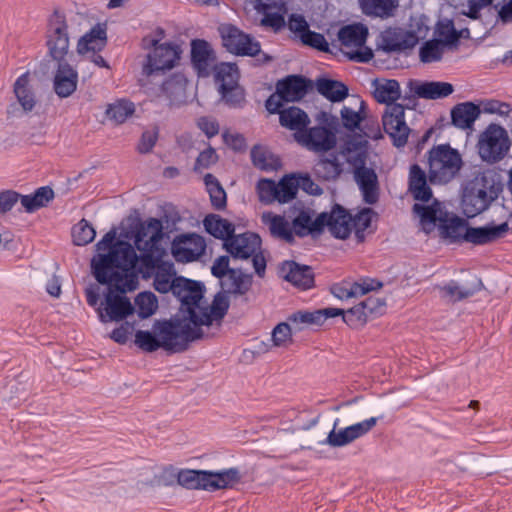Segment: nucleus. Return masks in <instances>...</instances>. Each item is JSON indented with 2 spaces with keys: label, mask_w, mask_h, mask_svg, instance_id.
<instances>
[{
  "label": "nucleus",
  "mask_w": 512,
  "mask_h": 512,
  "mask_svg": "<svg viewBox=\"0 0 512 512\" xmlns=\"http://www.w3.org/2000/svg\"><path fill=\"white\" fill-rule=\"evenodd\" d=\"M98 254L91 260L92 273L100 284L114 283L122 293L133 291L138 286L134 269L138 255L126 241L116 239V231L107 232L96 245Z\"/></svg>",
  "instance_id": "f257e3e1"
},
{
  "label": "nucleus",
  "mask_w": 512,
  "mask_h": 512,
  "mask_svg": "<svg viewBox=\"0 0 512 512\" xmlns=\"http://www.w3.org/2000/svg\"><path fill=\"white\" fill-rule=\"evenodd\" d=\"M197 329L188 326L178 315L168 320H157L153 324V332L137 330L135 344L145 352H154L159 348L171 352L187 350L190 342L198 339Z\"/></svg>",
  "instance_id": "f03ea898"
},
{
  "label": "nucleus",
  "mask_w": 512,
  "mask_h": 512,
  "mask_svg": "<svg viewBox=\"0 0 512 512\" xmlns=\"http://www.w3.org/2000/svg\"><path fill=\"white\" fill-rule=\"evenodd\" d=\"M374 97L379 103L386 104L382 116L383 129L392 140L394 146L400 148L407 143L410 128L405 121V107L395 103L401 97L400 84L395 79L378 83L374 91Z\"/></svg>",
  "instance_id": "7ed1b4c3"
},
{
  "label": "nucleus",
  "mask_w": 512,
  "mask_h": 512,
  "mask_svg": "<svg viewBox=\"0 0 512 512\" xmlns=\"http://www.w3.org/2000/svg\"><path fill=\"white\" fill-rule=\"evenodd\" d=\"M293 227L299 237L318 236L327 228L333 237L347 239L352 231V215L339 204H335L330 212L320 213L314 220L310 211L302 210L293 219Z\"/></svg>",
  "instance_id": "20e7f679"
},
{
  "label": "nucleus",
  "mask_w": 512,
  "mask_h": 512,
  "mask_svg": "<svg viewBox=\"0 0 512 512\" xmlns=\"http://www.w3.org/2000/svg\"><path fill=\"white\" fill-rule=\"evenodd\" d=\"M413 211L420 216L423 225L437 224L441 238L448 243L465 242V231L469 227L467 221L448 212L441 202L435 200L429 206L416 203Z\"/></svg>",
  "instance_id": "39448f33"
},
{
  "label": "nucleus",
  "mask_w": 512,
  "mask_h": 512,
  "mask_svg": "<svg viewBox=\"0 0 512 512\" xmlns=\"http://www.w3.org/2000/svg\"><path fill=\"white\" fill-rule=\"evenodd\" d=\"M499 188L484 174H479L465 183L461 195V207L468 218L486 211L498 198Z\"/></svg>",
  "instance_id": "423d86ee"
},
{
  "label": "nucleus",
  "mask_w": 512,
  "mask_h": 512,
  "mask_svg": "<svg viewBox=\"0 0 512 512\" xmlns=\"http://www.w3.org/2000/svg\"><path fill=\"white\" fill-rule=\"evenodd\" d=\"M428 179L432 185L451 182L460 172L463 160L457 149L449 144L433 146L427 153Z\"/></svg>",
  "instance_id": "0eeeda50"
},
{
  "label": "nucleus",
  "mask_w": 512,
  "mask_h": 512,
  "mask_svg": "<svg viewBox=\"0 0 512 512\" xmlns=\"http://www.w3.org/2000/svg\"><path fill=\"white\" fill-rule=\"evenodd\" d=\"M222 46L227 52L235 56L255 57L260 55L261 62L267 63L272 57L262 53L261 44L251 34L245 33L239 27L231 23H223L218 27Z\"/></svg>",
  "instance_id": "6e6552de"
},
{
  "label": "nucleus",
  "mask_w": 512,
  "mask_h": 512,
  "mask_svg": "<svg viewBox=\"0 0 512 512\" xmlns=\"http://www.w3.org/2000/svg\"><path fill=\"white\" fill-rule=\"evenodd\" d=\"M511 141L506 129L491 123L480 134L478 152L483 161L495 164L508 154Z\"/></svg>",
  "instance_id": "1a4fd4ad"
},
{
  "label": "nucleus",
  "mask_w": 512,
  "mask_h": 512,
  "mask_svg": "<svg viewBox=\"0 0 512 512\" xmlns=\"http://www.w3.org/2000/svg\"><path fill=\"white\" fill-rule=\"evenodd\" d=\"M230 303L228 297L219 292L214 296L210 307H202L199 304V308L194 312H190V317H180V320H185L189 327L197 329L200 335L198 339L204 337L201 326H211L214 321L217 322V328L221 326V321L228 312Z\"/></svg>",
  "instance_id": "9d476101"
},
{
  "label": "nucleus",
  "mask_w": 512,
  "mask_h": 512,
  "mask_svg": "<svg viewBox=\"0 0 512 512\" xmlns=\"http://www.w3.org/2000/svg\"><path fill=\"white\" fill-rule=\"evenodd\" d=\"M47 47L49 56L60 64L67 62L69 52L68 25L65 16L55 11L49 20L47 31Z\"/></svg>",
  "instance_id": "9b49d317"
},
{
  "label": "nucleus",
  "mask_w": 512,
  "mask_h": 512,
  "mask_svg": "<svg viewBox=\"0 0 512 512\" xmlns=\"http://www.w3.org/2000/svg\"><path fill=\"white\" fill-rule=\"evenodd\" d=\"M349 162L354 167V178L361 191L363 201L374 205L379 200V182L374 169L366 167V155L358 153Z\"/></svg>",
  "instance_id": "f8f14e48"
},
{
  "label": "nucleus",
  "mask_w": 512,
  "mask_h": 512,
  "mask_svg": "<svg viewBox=\"0 0 512 512\" xmlns=\"http://www.w3.org/2000/svg\"><path fill=\"white\" fill-rule=\"evenodd\" d=\"M205 287L200 281L191 280L183 276H174L173 295L180 301L181 317H190V312L199 308L204 296ZM180 317V315H178Z\"/></svg>",
  "instance_id": "ddd939ff"
},
{
  "label": "nucleus",
  "mask_w": 512,
  "mask_h": 512,
  "mask_svg": "<svg viewBox=\"0 0 512 512\" xmlns=\"http://www.w3.org/2000/svg\"><path fill=\"white\" fill-rule=\"evenodd\" d=\"M153 50L147 55L142 72L146 76H152L159 72L172 69L179 59L177 47L171 43L158 45L157 40L151 41Z\"/></svg>",
  "instance_id": "4468645a"
},
{
  "label": "nucleus",
  "mask_w": 512,
  "mask_h": 512,
  "mask_svg": "<svg viewBox=\"0 0 512 512\" xmlns=\"http://www.w3.org/2000/svg\"><path fill=\"white\" fill-rule=\"evenodd\" d=\"M377 421V417H371L336 431V427L340 422L337 418L334 421L333 429L328 433L326 439L321 441V444L331 447L346 446L370 432L377 424Z\"/></svg>",
  "instance_id": "2eb2a0df"
},
{
  "label": "nucleus",
  "mask_w": 512,
  "mask_h": 512,
  "mask_svg": "<svg viewBox=\"0 0 512 512\" xmlns=\"http://www.w3.org/2000/svg\"><path fill=\"white\" fill-rule=\"evenodd\" d=\"M108 292L105 295V313L99 308L98 314L101 322L121 321L134 312L130 300L118 291L114 283L108 284Z\"/></svg>",
  "instance_id": "dca6fc26"
},
{
  "label": "nucleus",
  "mask_w": 512,
  "mask_h": 512,
  "mask_svg": "<svg viewBox=\"0 0 512 512\" xmlns=\"http://www.w3.org/2000/svg\"><path fill=\"white\" fill-rule=\"evenodd\" d=\"M205 239L195 233L181 234L172 241L171 252L177 262L198 260L205 252Z\"/></svg>",
  "instance_id": "f3484780"
},
{
  "label": "nucleus",
  "mask_w": 512,
  "mask_h": 512,
  "mask_svg": "<svg viewBox=\"0 0 512 512\" xmlns=\"http://www.w3.org/2000/svg\"><path fill=\"white\" fill-rule=\"evenodd\" d=\"M296 141L313 152H328L336 146V136L324 126L305 128L303 132L295 133Z\"/></svg>",
  "instance_id": "a211bd4d"
},
{
  "label": "nucleus",
  "mask_w": 512,
  "mask_h": 512,
  "mask_svg": "<svg viewBox=\"0 0 512 512\" xmlns=\"http://www.w3.org/2000/svg\"><path fill=\"white\" fill-rule=\"evenodd\" d=\"M162 222L157 218H149L145 225H142L135 236V245L138 250L144 251L142 260L146 265L153 264L154 260L149 253L155 243H157L163 235Z\"/></svg>",
  "instance_id": "6ab92c4d"
},
{
  "label": "nucleus",
  "mask_w": 512,
  "mask_h": 512,
  "mask_svg": "<svg viewBox=\"0 0 512 512\" xmlns=\"http://www.w3.org/2000/svg\"><path fill=\"white\" fill-rule=\"evenodd\" d=\"M437 288L443 300L456 303L474 296L484 288V285L480 278L473 276L471 280L464 283L450 280L444 285L437 286Z\"/></svg>",
  "instance_id": "aec40b11"
},
{
  "label": "nucleus",
  "mask_w": 512,
  "mask_h": 512,
  "mask_svg": "<svg viewBox=\"0 0 512 512\" xmlns=\"http://www.w3.org/2000/svg\"><path fill=\"white\" fill-rule=\"evenodd\" d=\"M261 238L252 232L232 235L224 242L227 252L235 259H248L260 249Z\"/></svg>",
  "instance_id": "412c9836"
},
{
  "label": "nucleus",
  "mask_w": 512,
  "mask_h": 512,
  "mask_svg": "<svg viewBox=\"0 0 512 512\" xmlns=\"http://www.w3.org/2000/svg\"><path fill=\"white\" fill-rule=\"evenodd\" d=\"M417 43L418 37L412 31L389 28L381 33L380 47L388 53L412 49Z\"/></svg>",
  "instance_id": "4be33fe9"
},
{
  "label": "nucleus",
  "mask_w": 512,
  "mask_h": 512,
  "mask_svg": "<svg viewBox=\"0 0 512 512\" xmlns=\"http://www.w3.org/2000/svg\"><path fill=\"white\" fill-rule=\"evenodd\" d=\"M508 222L499 225L488 224L482 227H468L465 231L464 241L474 245H486L503 238L509 231Z\"/></svg>",
  "instance_id": "5701e85b"
},
{
  "label": "nucleus",
  "mask_w": 512,
  "mask_h": 512,
  "mask_svg": "<svg viewBox=\"0 0 512 512\" xmlns=\"http://www.w3.org/2000/svg\"><path fill=\"white\" fill-rule=\"evenodd\" d=\"M283 278L303 290L314 286V272L311 266L301 265L295 261H284L280 266Z\"/></svg>",
  "instance_id": "b1692460"
},
{
  "label": "nucleus",
  "mask_w": 512,
  "mask_h": 512,
  "mask_svg": "<svg viewBox=\"0 0 512 512\" xmlns=\"http://www.w3.org/2000/svg\"><path fill=\"white\" fill-rule=\"evenodd\" d=\"M77 84L78 72L68 62L58 64L53 80L55 93L60 98H67L76 91Z\"/></svg>",
  "instance_id": "393cba45"
},
{
  "label": "nucleus",
  "mask_w": 512,
  "mask_h": 512,
  "mask_svg": "<svg viewBox=\"0 0 512 512\" xmlns=\"http://www.w3.org/2000/svg\"><path fill=\"white\" fill-rule=\"evenodd\" d=\"M309 86L310 80L299 75H289L277 82L276 90L285 102H295L306 95Z\"/></svg>",
  "instance_id": "a878e982"
},
{
  "label": "nucleus",
  "mask_w": 512,
  "mask_h": 512,
  "mask_svg": "<svg viewBox=\"0 0 512 512\" xmlns=\"http://www.w3.org/2000/svg\"><path fill=\"white\" fill-rule=\"evenodd\" d=\"M410 92L422 99H441L453 93L454 87L448 82L440 81H416L410 80L408 83Z\"/></svg>",
  "instance_id": "bb28decb"
},
{
  "label": "nucleus",
  "mask_w": 512,
  "mask_h": 512,
  "mask_svg": "<svg viewBox=\"0 0 512 512\" xmlns=\"http://www.w3.org/2000/svg\"><path fill=\"white\" fill-rule=\"evenodd\" d=\"M206 491L215 492L232 489L240 483L242 475L238 468L231 467L218 471L206 470Z\"/></svg>",
  "instance_id": "cd10ccee"
},
{
  "label": "nucleus",
  "mask_w": 512,
  "mask_h": 512,
  "mask_svg": "<svg viewBox=\"0 0 512 512\" xmlns=\"http://www.w3.org/2000/svg\"><path fill=\"white\" fill-rule=\"evenodd\" d=\"M262 223L268 226L270 235L278 240L292 244L295 241V229L293 225L286 220L282 215H277L272 212H265L261 216Z\"/></svg>",
  "instance_id": "c85d7f7f"
},
{
  "label": "nucleus",
  "mask_w": 512,
  "mask_h": 512,
  "mask_svg": "<svg viewBox=\"0 0 512 512\" xmlns=\"http://www.w3.org/2000/svg\"><path fill=\"white\" fill-rule=\"evenodd\" d=\"M382 287V283L375 279H363L361 282H344L335 284L331 288L332 294L338 299H349L367 294L370 291L377 290Z\"/></svg>",
  "instance_id": "c756f323"
},
{
  "label": "nucleus",
  "mask_w": 512,
  "mask_h": 512,
  "mask_svg": "<svg viewBox=\"0 0 512 512\" xmlns=\"http://www.w3.org/2000/svg\"><path fill=\"white\" fill-rule=\"evenodd\" d=\"M428 181V174L418 164L410 167L408 189L415 200L428 202L432 198Z\"/></svg>",
  "instance_id": "7c9ffc66"
},
{
  "label": "nucleus",
  "mask_w": 512,
  "mask_h": 512,
  "mask_svg": "<svg viewBox=\"0 0 512 512\" xmlns=\"http://www.w3.org/2000/svg\"><path fill=\"white\" fill-rule=\"evenodd\" d=\"M106 43V25L98 23L79 39L77 52L82 55L90 51L93 53L99 52L106 46Z\"/></svg>",
  "instance_id": "2f4dec72"
},
{
  "label": "nucleus",
  "mask_w": 512,
  "mask_h": 512,
  "mask_svg": "<svg viewBox=\"0 0 512 512\" xmlns=\"http://www.w3.org/2000/svg\"><path fill=\"white\" fill-rule=\"evenodd\" d=\"M480 113L479 106L473 102L459 103L451 109V121L456 128L470 129Z\"/></svg>",
  "instance_id": "473e14b6"
},
{
  "label": "nucleus",
  "mask_w": 512,
  "mask_h": 512,
  "mask_svg": "<svg viewBox=\"0 0 512 512\" xmlns=\"http://www.w3.org/2000/svg\"><path fill=\"white\" fill-rule=\"evenodd\" d=\"M13 92L24 113L31 112L36 105V97L30 86L29 73L21 74L13 85Z\"/></svg>",
  "instance_id": "72a5a7b5"
},
{
  "label": "nucleus",
  "mask_w": 512,
  "mask_h": 512,
  "mask_svg": "<svg viewBox=\"0 0 512 512\" xmlns=\"http://www.w3.org/2000/svg\"><path fill=\"white\" fill-rule=\"evenodd\" d=\"M368 37V28L363 24L345 25L338 31V40L345 47L362 48Z\"/></svg>",
  "instance_id": "f704fd0d"
},
{
  "label": "nucleus",
  "mask_w": 512,
  "mask_h": 512,
  "mask_svg": "<svg viewBox=\"0 0 512 512\" xmlns=\"http://www.w3.org/2000/svg\"><path fill=\"white\" fill-rule=\"evenodd\" d=\"M342 172V163L336 152L322 156L315 165V174L317 177L326 181L337 179Z\"/></svg>",
  "instance_id": "c9c22d12"
},
{
  "label": "nucleus",
  "mask_w": 512,
  "mask_h": 512,
  "mask_svg": "<svg viewBox=\"0 0 512 512\" xmlns=\"http://www.w3.org/2000/svg\"><path fill=\"white\" fill-rule=\"evenodd\" d=\"M279 121L281 126L293 130L295 133L303 132L310 123L306 112L296 106L283 109L280 112Z\"/></svg>",
  "instance_id": "e433bc0d"
},
{
  "label": "nucleus",
  "mask_w": 512,
  "mask_h": 512,
  "mask_svg": "<svg viewBox=\"0 0 512 512\" xmlns=\"http://www.w3.org/2000/svg\"><path fill=\"white\" fill-rule=\"evenodd\" d=\"M316 88L322 96L331 102H341L348 96V87L337 80L317 79Z\"/></svg>",
  "instance_id": "4c0bfd02"
},
{
  "label": "nucleus",
  "mask_w": 512,
  "mask_h": 512,
  "mask_svg": "<svg viewBox=\"0 0 512 512\" xmlns=\"http://www.w3.org/2000/svg\"><path fill=\"white\" fill-rule=\"evenodd\" d=\"M205 230L212 236L224 241L234 234V226L228 220L216 214H209L203 220Z\"/></svg>",
  "instance_id": "58836bf2"
},
{
  "label": "nucleus",
  "mask_w": 512,
  "mask_h": 512,
  "mask_svg": "<svg viewBox=\"0 0 512 512\" xmlns=\"http://www.w3.org/2000/svg\"><path fill=\"white\" fill-rule=\"evenodd\" d=\"M53 198L54 191L48 186H43L33 194L21 195V205L27 213H33L46 206Z\"/></svg>",
  "instance_id": "ea45409f"
},
{
  "label": "nucleus",
  "mask_w": 512,
  "mask_h": 512,
  "mask_svg": "<svg viewBox=\"0 0 512 512\" xmlns=\"http://www.w3.org/2000/svg\"><path fill=\"white\" fill-rule=\"evenodd\" d=\"M360 6L367 16L387 18L398 6V0H360Z\"/></svg>",
  "instance_id": "a19ab883"
},
{
  "label": "nucleus",
  "mask_w": 512,
  "mask_h": 512,
  "mask_svg": "<svg viewBox=\"0 0 512 512\" xmlns=\"http://www.w3.org/2000/svg\"><path fill=\"white\" fill-rule=\"evenodd\" d=\"M214 58L210 44L203 39H194L191 42V60L194 66L201 70L206 69Z\"/></svg>",
  "instance_id": "79ce46f5"
},
{
  "label": "nucleus",
  "mask_w": 512,
  "mask_h": 512,
  "mask_svg": "<svg viewBox=\"0 0 512 512\" xmlns=\"http://www.w3.org/2000/svg\"><path fill=\"white\" fill-rule=\"evenodd\" d=\"M206 470L182 469L177 474V482L184 488L206 491Z\"/></svg>",
  "instance_id": "37998d69"
},
{
  "label": "nucleus",
  "mask_w": 512,
  "mask_h": 512,
  "mask_svg": "<svg viewBox=\"0 0 512 512\" xmlns=\"http://www.w3.org/2000/svg\"><path fill=\"white\" fill-rule=\"evenodd\" d=\"M250 154L253 165L260 170L274 171L280 167V160L260 145H255Z\"/></svg>",
  "instance_id": "c03bdc74"
},
{
  "label": "nucleus",
  "mask_w": 512,
  "mask_h": 512,
  "mask_svg": "<svg viewBox=\"0 0 512 512\" xmlns=\"http://www.w3.org/2000/svg\"><path fill=\"white\" fill-rule=\"evenodd\" d=\"M215 79L219 90L239 85V70L235 63H221L216 67Z\"/></svg>",
  "instance_id": "a18cd8bd"
},
{
  "label": "nucleus",
  "mask_w": 512,
  "mask_h": 512,
  "mask_svg": "<svg viewBox=\"0 0 512 512\" xmlns=\"http://www.w3.org/2000/svg\"><path fill=\"white\" fill-rule=\"evenodd\" d=\"M204 183L210 196L211 204L216 210H222L226 207V192L218 179L208 173L204 176Z\"/></svg>",
  "instance_id": "49530a36"
},
{
  "label": "nucleus",
  "mask_w": 512,
  "mask_h": 512,
  "mask_svg": "<svg viewBox=\"0 0 512 512\" xmlns=\"http://www.w3.org/2000/svg\"><path fill=\"white\" fill-rule=\"evenodd\" d=\"M227 292L236 295L247 293L252 285L251 275L242 273L239 269H232L227 277Z\"/></svg>",
  "instance_id": "de8ad7c7"
},
{
  "label": "nucleus",
  "mask_w": 512,
  "mask_h": 512,
  "mask_svg": "<svg viewBox=\"0 0 512 512\" xmlns=\"http://www.w3.org/2000/svg\"><path fill=\"white\" fill-rule=\"evenodd\" d=\"M135 111L134 103L126 100L119 99L116 102L109 104L106 109V115L110 120H114L116 123L121 124L131 116Z\"/></svg>",
  "instance_id": "09e8293b"
},
{
  "label": "nucleus",
  "mask_w": 512,
  "mask_h": 512,
  "mask_svg": "<svg viewBox=\"0 0 512 512\" xmlns=\"http://www.w3.org/2000/svg\"><path fill=\"white\" fill-rule=\"evenodd\" d=\"M445 45L441 41L431 39L425 41L419 49V58L422 63L438 62L442 59Z\"/></svg>",
  "instance_id": "8fccbe9b"
},
{
  "label": "nucleus",
  "mask_w": 512,
  "mask_h": 512,
  "mask_svg": "<svg viewBox=\"0 0 512 512\" xmlns=\"http://www.w3.org/2000/svg\"><path fill=\"white\" fill-rule=\"evenodd\" d=\"M138 316L142 319L153 315L158 308V300L154 293L144 291L139 293L135 298Z\"/></svg>",
  "instance_id": "3c124183"
},
{
  "label": "nucleus",
  "mask_w": 512,
  "mask_h": 512,
  "mask_svg": "<svg viewBox=\"0 0 512 512\" xmlns=\"http://www.w3.org/2000/svg\"><path fill=\"white\" fill-rule=\"evenodd\" d=\"M96 236L93 226L85 219L80 220L72 228L73 243L77 246H85L91 243Z\"/></svg>",
  "instance_id": "603ef678"
},
{
  "label": "nucleus",
  "mask_w": 512,
  "mask_h": 512,
  "mask_svg": "<svg viewBox=\"0 0 512 512\" xmlns=\"http://www.w3.org/2000/svg\"><path fill=\"white\" fill-rule=\"evenodd\" d=\"M256 190L260 202L271 204L275 201L279 202L278 184L271 179H260L256 185Z\"/></svg>",
  "instance_id": "864d4df0"
},
{
  "label": "nucleus",
  "mask_w": 512,
  "mask_h": 512,
  "mask_svg": "<svg viewBox=\"0 0 512 512\" xmlns=\"http://www.w3.org/2000/svg\"><path fill=\"white\" fill-rule=\"evenodd\" d=\"M299 182L297 176L292 174L284 176L278 183L279 203H287L293 200L298 192Z\"/></svg>",
  "instance_id": "5fc2aeb1"
},
{
  "label": "nucleus",
  "mask_w": 512,
  "mask_h": 512,
  "mask_svg": "<svg viewBox=\"0 0 512 512\" xmlns=\"http://www.w3.org/2000/svg\"><path fill=\"white\" fill-rule=\"evenodd\" d=\"M436 40L441 41L445 46L457 45L456 29L452 20L439 21L435 28Z\"/></svg>",
  "instance_id": "6e6d98bb"
},
{
  "label": "nucleus",
  "mask_w": 512,
  "mask_h": 512,
  "mask_svg": "<svg viewBox=\"0 0 512 512\" xmlns=\"http://www.w3.org/2000/svg\"><path fill=\"white\" fill-rule=\"evenodd\" d=\"M287 320L295 331H300L307 325H320V314L316 311H297L291 314Z\"/></svg>",
  "instance_id": "4d7b16f0"
},
{
  "label": "nucleus",
  "mask_w": 512,
  "mask_h": 512,
  "mask_svg": "<svg viewBox=\"0 0 512 512\" xmlns=\"http://www.w3.org/2000/svg\"><path fill=\"white\" fill-rule=\"evenodd\" d=\"M372 212L371 208H364L354 218L352 217V229L354 228L358 242H363L365 239V231L371 225Z\"/></svg>",
  "instance_id": "13d9d810"
},
{
  "label": "nucleus",
  "mask_w": 512,
  "mask_h": 512,
  "mask_svg": "<svg viewBox=\"0 0 512 512\" xmlns=\"http://www.w3.org/2000/svg\"><path fill=\"white\" fill-rule=\"evenodd\" d=\"M368 320L369 317L367 316L361 302L347 311H344L343 314V321L353 328L363 326Z\"/></svg>",
  "instance_id": "bf43d9fd"
},
{
  "label": "nucleus",
  "mask_w": 512,
  "mask_h": 512,
  "mask_svg": "<svg viewBox=\"0 0 512 512\" xmlns=\"http://www.w3.org/2000/svg\"><path fill=\"white\" fill-rule=\"evenodd\" d=\"M302 43L321 52H329V44L323 34L308 29L300 37Z\"/></svg>",
  "instance_id": "052dcab7"
},
{
  "label": "nucleus",
  "mask_w": 512,
  "mask_h": 512,
  "mask_svg": "<svg viewBox=\"0 0 512 512\" xmlns=\"http://www.w3.org/2000/svg\"><path fill=\"white\" fill-rule=\"evenodd\" d=\"M219 92L222 100L230 107H241L245 102V92L239 85L219 90Z\"/></svg>",
  "instance_id": "680f3d73"
},
{
  "label": "nucleus",
  "mask_w": 512,
  "mask_h": 512,
  "mask_svg": "<svg viewBox=\"0 0 512 512\" xmlns=\"http://www.w3.org/2000/svg\"><path fill=\"white\" fill-rule=\"evenodd\" d=\"M286 13L287 10H278L261 13L263 15V18L261 19V25L263 27L271 28L275 32H278L285 27L284 15Z\"/></svg>",
  "instance_id": "e2e57ef3"
},
{
  "label": "nucleus",
  "mask_w": 512,
  "mask_h": 512,
  "mask_svg": "<svg viewBox=\"0 0 512 512\" xmlns=\"http://www.w3.org/2000/svg\"><path fill=\"white\" fill-rule=\"evenodd\" d=\"M292 326L289 322H281L277 324L272 331V341L275 346H283L287 341H291Z\"/></svg>",
  "instance_id": "0e129e2a"
},
{
  "label": "nucleus",
  "mask_w": 512,
  "mask_h": 512,
  "mask_svg": "<svg viewBox=\"0 0 512 512\" xmlns=\"http://www.w3.org/2000/svg\"><path fill=\"white\" fill-rule=\"evenodd\" d=\"M361 303L369 319L383 314L386 307V303L382 298L374 296L367 297Z\"/></svg>",
  "instance_id": "69168bd1"
},
{
  "label": "nucleus",
  "mask_w": 512,
  "mask_h": 512,
  "mask_svg": "<svg viewBox=\"0 0 512 512\" xmlns=\"http://www.w3.org/2000/svg\"><path fill=\"white\" fill-rule=\"evenodd\" d=\"M343 126L351 131H354L359 127L360 122L363 120V116L359 112L354 111L352 108L343 106L340 111Z\"/></svg>",
  "instance_id": "338daca9"
},
{
  "label": "nucleus",
  "mask_w": 512,
  "mask_h": 512,
  "mask_svg": "<svg viewBox=\"0 0 512 512\" xmlns=\"http://www.w3.org/2000/svg\"><path fill=\"white\" fill-rule=\"evenodd\" d=\"M218 161V155L214 148L209 146L204 151L200 152L198 157L196 158L194 170L198 171L199 169H208L213 164H215Z\"/></svg>",
  "instance_id": "774afa93"
}]
</instances>
